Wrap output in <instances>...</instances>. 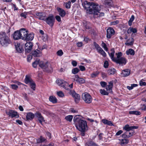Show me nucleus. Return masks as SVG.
Returning <instances> with one entry per match:
<instances>
[{
	"label": "nucleus",
	"mask_w": 146,
	"mask_h": 146,
	"mask_svg": "<svg viewBox=\"0 0 146 146\" xmlns=\"http://www.w3.org/2000/svg\"><path fill=\"white\" fill-rule=\"evenodd\" d=\"M13 38L15 40L22 39L24 40L31 41L34 38V35L33 33L29 34L27 30L23 28L19 31H15L13 35Z\"/></svg>",
	"instance_id": "1"
},
{
	"label": "nucleus",
	"mask_w": 146,
	"mask_h": 146,
	"mask_svg": "<svg viewBox=\"0 0 146 146\" xmlns=\"http://www.w3.org/2000/svg\"><path fill=\"white\" fill-rule=\"evenodd\" d=\"M73 120L77 128L81 132V135L84 136L85 132L87 131L88 129L86 121L82 119L79 115H76L74 116Z\"/></svg>",
	"instance_id": "2"
},
{
	"label": "nucleus",
	"mask_w": 146,
	"mask_h": 146,
	"mask_svg": "<svg viewBox=\"0 0 146 146\" xmlns=\"http://www.w3.org/2000/svg\"><path fill=\"white\" fill-rule=\"evenodd\" d=\"M84 7L87 10H89V13L90 14H92L93 12L94 11V13L96 14L97 12H96V9L99 10L100 8L99 7V5L98 4H95L93 3L88 2L87 1H85L82 3Z\"/></svg>",
	"instance_id": "3"
},
{
	"label": "nucleus",
	"mask_w": 146,
	"mask_h": 146,
	"mask_svg": "<svg viewBox=\"0 0 146 146\" xmlns=\"http://www.w3.org/2000/svg\"><path fill=\"white\" fill-rule=\"evenodd\" d=\"M0 43L3 46L6 47L11 43L9 36L3 31L0 32Z\"/></svg>",
	"instance_id": "4"
},
{
	"label": "nucleus",
	"mask_w": 146,
	"mask_h": 146,
	"mask_svg": "<svg viewBox=\"0 0 146 146\" xmlns=\"http://www.w3.org/2000/svg\"><path fill=\"white\" fill-rule=\"evenodd\" d=\"M25 82L26 84H29L31 88L33 90H35V84L29 76H26V78L25 79Z\"/></svg>",
	"instance_id": "5"
},
{
	"label": "nucleus",
	"mask_w": 146,
	"mask_h": 146,
	"mask_svg": "<svg viewBox=\"0 0 146 146\" xmlns=\"http://www.w3.org/2000/svg\"><path fill=\"white\" fill-rule=\"evenodd\" d=\"M82 98L86 103H90L92 100L91 96L87 93H85L82 94Z\"/></svg>",
	"instance_id": "6"
},
{
	"label": "nucleus",
	"mask_w": 146,
	"mask_h": 146,
	"mask_svg": "<svg viewBox=\"0 0 146 146\" xmlns=\"http://www.w3.org/2000/svg\"><path fill=\"white\" fill-rule=\"evenodd\" d=\"M44 21H46V23L50 27H52L54 24L55 19L52 15H49L47 18L45 17V20Z\"/></svg>",
	"instance_id": "7"
},
{
	"label": "nucleus",
	"mask_w": 146,
	"mask_h": 146,
	"mask_svg": "<svg viewBox=\"0 0 146 146\" xmlns=\"http://www.w3.org/2000/svg\"><path fill=\"white\" fill-rule=\"evenodd\" d=\"M56 82L58 85L63 87L66 90H68V88H67L68 86V84L66 82L62 80L58 79L56 80Z\"/></svg>",
	"instance_id": "8"
},
{
	"label": "nucleus",
	"mask_w": 146,
	"mask_h": 146,
	"mask_svg": "<svg viewBox=\"0 0 146 146\" xmlns=\"http://www.w3.org/2000/svg\"><path fill=\"white\" fill-rule=\"evenodd\" d=\"M94 44L95 48L96 49L99 53L101 54L104 57H106V53L98 44H97L96 42H94Z\"/></svg>",
	"instance_id": "9"
},
{
	"label": "nucleus",
	"mask_w": 146,
	"mask_h": 146,
	"mask_svg": "<svg viewBox=\"0 0 146 146\" xmlns=\"http://www.w3.org/2000/svg\"><path fill=\"white\" fill-rule=\"evenodd\" d=\"M6 113L11 118L14 117L18 118L19 117L17 112L15 110H10L6 112Z\"/></svg>",
	"instance_id": "10"
},
{
	"label": "nucleus",
	"mask_w": 146,
	"mask_h": 146,
	"mask_svg": "<svg viewBox=\"0 0 146 146\" xmlns=\"http://www.w3.org/2000/svg\"><path fill=\"white\" fill-rule=\"evenodd\" d=\"M126 59L125 58L123 57H121L118 59L115 58L113 61L116 63L119 64V65L122 66L126 64Z\"/></svg>",
	"instance_id": "11"
},
{
	"label": "nucleus",
	"mask_w": 146,
	"mask_h": 146,
	"mask_svg": "<svg viewBox=\"0 0 146 146\" xmlns=\"http://www.w3.org/2000/svg\"><path fill=\"white\" fill-rule=\"evenodd\" d=\"M48 62H39V66L42 69H44L46 71L49 72L48 66Z\"/></svg>",
	"instance_id": "12"
},
{
	"label": "nucleus",
	"mask_w": 146,
	"mask_h": 146,
	"mask_svg": "<svg viewBox=\"0 0 146 146\" xmlns=\"http://www.w3.org/2000/svg\"><path fill=\"white\" fill-rule=\"evenodd\" d=\"M115 31L114 29L111 27L108 28L107 30V37L108 38H110L114 35Z\"/></svg>",
	"instance_id": "13"
},
{
	"label": "nucleus",
	"mask_w": 146,
	"mask_h": 146,
	"mask_svg": "<svg viewBox=\"0 0 146 146\" xmlns=\"http://www.w3.org/2000/svg\"><path fill=\"white\" fill-rule=\"evenodd\" d=\"M33 46L32 42H27L25 45V49L26 52H30L32 50Z\"/></svg>",
	"instance_id": "14"
},
{
	"label": "nucleus",
	"mask_w": 146,
	"mask_h": 146,
	"mask_svg": "<svg viewBox=\"0 0 146 146\" xmlns=\"http://www.w3.org/2000/svg\"><path fill=\"white\" fill-rule=\"evenodd\" d=\"M35 115L37 118L40 123L42 124V122L44 121L45 120L41 113L38 112H36L35 114Z\"/></svg>",
	"instance_id": "15"
},
{
	"label": "nucleus",
	"mask_w": 146,
	"mask_h": 146,
	"mask_svg": "<svg viewBox=\"0 0 146 146\" xmlns=\"http://www.w3.org/2000/svg\"><path fill=\"white\" fill-rule=\"evenodd\" d=\"M72 97L74 98L75 102L76 103H78L80 100V97L79 95L76 93L74 91L73 92L72 94Z\"/></svg>",
	"instance_id": "16"
},
{
	"label": "nucleus",
	"mask_w": 146,
	"mask_h": 146,
	"mask_svg": "<svg viewBox=\"0 0 146 146\" xmlns=\"http://www.w3.org/2000/svg\"><path fill=\"white\" fill-rule=\"evenodd\" d=\"M113 86V82L112 81L109 82L108 84L106 87V89L108 92L111 93L112 92V88Z\"/></svg>",
	"instance_id": "17"
},
{
	"label": "nucleus",
	"mask_w": 146,
	"mask_h": 146,
	"mask_svg": "<svg viewBox=\"0 0 146 146\" xmlns=\"http://www.w3.org/2000/svg\"><path fill=\"white\" fill-rule=\"evenodd\" d=\"M133 134V133L132 132H130V131H126L122 135V136L123 138H127L132 135Z\"/></svg>",
	"instance_id": "18"
},
{
	"label": "nucleus",
	"mask_w": 146,
	"mask_h": 146,
	"mask_svg": "<svg viewBox=\"0 0 146 146\" xmlns=\"http://www.w3.org/2000/svg\"><path fill=\"white\" fill-rule=\"evenodd\" d=\"M99 8H100V9H99V10H98V9H96V12H97L96 13V14H95L94 13V11H93V14L95 16H96V17H101L104 16V13L101 12L100 13V11L101 10V7L99 5Z\"/></svg>",
	"instance_id": "19"
},
{
	"label": "nucleus",
	"mask_w": 146,
	"mask_h": 146,
	"mask_svg": "<svg viewBox=\"0 0 146 146\" xmlns=\"http://www.w3.org/2000/svg\"><path fill=\"white\" fill-rule=\"evenodd\" d=\"M74 79V80L80 84H83L85 82V80L84 79L79 78V76L77 75L75 76Z\"/></svg>",
	"instance_id": "20"
},
{
	"label": "nucleus",
	"mask_w": 146,
	"mask_h": 146,
	"mask_svg": "<svg viewBox=\"0 0 146 146\" xmlns=\"http://www.w3.org/2000/svg\"><path fill=\"white\" fill-rule=\"evenodd\" d=\"M138 128L137 126H129L128 125H126L123 127V129L126 131H130V130L133 129H137Z\"/></svg>",
	"instance_id": "21"
},
{
	"label": "nucleus",
	"mask_w": 146,
	"mask_h": 146,
	"mask_svg": "<svg viewBox=\"0 0 146 146\" xmlns=\"http://www.w3.org/2000/svg\"><path fill=\"white\" fill-rule=\"evenodd\" d=\"M36 16L40 17L38 19H39L42 20H45V15L42 12H38L36 13Z\"/></svg>",
	"instance_id": "22"
},
{
	"label": "nucleus",
	"mask_w": 146,
	"mask_h": 146,
	"mask_svg": "<svg viewBox=\"0 0 146 146\" xmlns=\"http://www.w3.org/2000/svg\"><path fill=\"white\" fill-rule=\"evenodd\" d=\"M130 70L129 69H126L122 70L121 74L124 77H126L130 75Z\"/></svg>",
	"instance_id": "23"
},
{
	"label": "nucleus",
	"mask_w": 146,
	"mask_h": 146,
	"mask_svg": "<svg viewBox=\"0 0 146 146\" xmlns=\"http://www.w3.org/2000/svg\"><path fill=\"white\" fill-rule=\"evenodd\" d=\"M57 10L59 13V15L62 17H63L66 14V13L63 9L57 7Z\"/></svg>",
	"instance_id": "24"
},
{
	"label": "nucleus",
	"mask_w": 146,
	"mask_h": 146,
	"mask_svg": "<svg viewBox=\"0 0 146 146\" xmlns=\"http://www.w3.org/2000/svg\"><path fill=\"white\" fill-rule=\"evenodd\" d=\"M34 117V115L31 112H29L27 113L26 117L27 120H32Z\"/></svg>",
	"instance_id": "25"
},
{
	"label": "nucleus",
	"mask_w": 146,
	"mask_h": 146,
	"mask_svg": "<svg viewBox=\"0 0 146 146\" xmlns=\"http://www.w3.org/2000/svg\"><path fill=\"white\" fill-rule=\"evenodd\" d=\"M133 42L134 40L133 38H129L126 41L125 44L126 45L131 46L133 45Z\"/></svg>",
	"instance_id": "26"
},
{
	"label": "nucleus",
	"mask_w": 146,
	"mask_h": 146,
	"mask_svg": "<svg viewBox=\"0 0 146 146\" xmlns=\"http://www.w3.org/2000/svg\"><path fill=\"white\" fill-rule=\"evenodd\" d=\"M111 52L110 53H109L110 57L112 61H113L115 58L114 57V53H115V50L114 48H112L111 49Z\"/></svg>",
	"instance_id": "27"
},
{
	"label": "nucleus",
	"mask_w": 146,
	"mask_h": 146,
	"mask_svg": "<svg viewBox=\"0 0 146 146\" xmlns=\"http://www.w3.org/2000/svg\"><path fill=\"white\" fill-rule=\"evenodd\" d=\"M33 55L35 57H39L41 55L40 50H35L33 53Z\"/></svg>",
	"instance_id": "28"
},
{
	"label": "nucleus",
	"mask_w": 146,
	"mask_h": 146,
	"mask_svg": "<svg viewBox=\"0 0 146 146\" xmlns=\"http://www.w3.org/2000/svg\"><path fill=\"white\" fill-rule=\"evenodd\" d=\"M126 53L127 55H134L135 52L134 50L132 49H129L126 52Z\"/></svg>",
	"instance_id": "29"
},
{
	"label": "nucleus",
	"mask_w": 146,
	"mask_h": 146,
	"mask_svg": "<svg viewBox=\"0 0 146 146\" xmlns=\"http://www.w3.org/2000/svg\"><path fill=\"white\" fill-rule=\"evenodd\" d=\"M102 122L104 124H106L108 125L112 126L113 125V124L110 121H109L108 120L106 119H103L102 121Z\"/></svg>",
	"instance_id": "30"
},
{
	"label": "nucleus",
	"mask_w": 146,
	"mask_h": 146,
	"mask_svg": "<svg viewBox=\"0 0 146 146\" xmlns=\"http://www.w3.org/2000/svg\"><path fill=\"white\" fill-rule=\"evenodd\" d=\"M49 100L53 104H56L57 102V99L54 96H50L49 98Z\"/></svg>",
	"instance_id": "31"
},
{
	"label": "nucleus",
	"mask_w": 146,
	"mask_h": 146,
	"mask_svg": "<svg viewBox=\"0 0 146 146\" xmlns=\"http://www.w3.org/2000/svg\"><path fill=\"white\" fill-rule=\"evenodd\" d=\"M116 70L113 68L109 69L108 70V73L110 75L114 74Z\"/></svg>",
	"instance_id": "32"
},
{
	"label": "nucleus",
	"mask_w": 146,
	"mask_h": 146,
	"mask_svg": "<svg viewBox=\"0 0 146 146\" xmlns=\"http://www.w3.org/2000/svg\"><path fill=\"white\" fill-rule=\"evenodd\" d=\"M86 146H98V145L92 141H88L86 144Z\"/></svg>",
	"instance_id": "33"
},
{
	"label": "nucleus",
	"mask_w": 146,
	"mask_h": 146,
	"mask_svg": "<svg viewBox=\"0 0 146 146\" xmlns=\"http://www.w3.org/2000/svg\"><path fill=\"white\" fill-rule=\"evenodd\" d=\"M129 140L127 139H122L121 141L120 144L121 145H126L128 143Z\"/></svg>",
	"instance_id": "34"
},
{
	"label": "nucleus",
	"mask_w": 146,
	"mask_h": 146,
	"mask_svg": "<svg viewBox=\"0 0 146 146\" xmlns=\"http://www.w3.org/2000/svg\"><path fill=\"white\" fill-rule=\"evenodd\" d=\"M129 113L130 114H135L137 115H140V112L137 111H132L129 112Z\"/></svg>",
	"instance_id": "35"
},
{
	"label": "nucleus",
	"mask_w": 146,
	"mask_h": 146,
	"mask_svg": "<svg viewBox=\"0 0 146 146\" xmlns=\"http://www.w3.org/2000/svg\"><path fill=\"white\" fill-rule=\"evenodd\" d=\"M112 3V1L111 0H104V3L105 5L110 6Z\"/></svg>",
	"instance_id": "36"
},
{
	"label": "nucleus",
	"mask_w": 146,
	"mask_h": 146,
	"mask_svg": "<svg viewBox=\"0 0 146 146\" xmlns=\"http://www.w3.org/2000/svg\"><path fill=\"white\" fill-rule=\"evenodd\" d=\"M39 60L38 59H37L35 62L33 63V66L34 68H35L36 67L37 64H39Z\"/></svg>",
	"instance_id": "37"
},
{
	"label": "nucleus",
	"mask_w": 146,
	"mask_h": 146,
	"mask_svg": "<svg viewBox=\"0 0 146 146\" xmlns=\"http://www.w3.org/2000/svg\"><path fill=\"white\" fill-rule=\"evenodd\" d=\"M100 93L103 95H108L109 92H106L104 89H100Z\"/></svg>",
	"instance_id": "38"
},
{
	"label": "nucleus",
	"mask_w": 146,
	"mask_h": 146,
	"mask_svg": "<svg viewBox=\"0 0 146 146\" xmlns=\"http://www.w3.org/2000/svg\"><path fill=\"white\" fill-rule=\"evenodd\" d=\"M65 119L68 121H69L70 122L72 121L73 118V116L72 115H68L65 117Z\"/></svg>",
	"instance_id": "39"
},
{
	"label": "nucleus",
	"mask_w": 146,
	"mask_h": 146,
	"mask_svg": "<svg viewBox=\"0 0 146 146\" xmlns=\"http://www.w3.org/2000/svg\"><path fill=\"white\" fill-rule=\"evenodd\" d=\"M99 72L98 71L94 72L91 74V76L92 78H94L97 76L99 74Z\"/></svg>",
	"instance_id": "40"
},
{
	"label": "nucleus",
	"mask_w": 146,
	"mask_h": 146,
	"mask_svg": "<svg viewBox=\"0 0 146 146\" xmlns=\"http://www.w3.org/2000/svg\"><path fill=\"white\" fill-rule=\"evenodd\" d=\"M135 19L134 16L133 15L131 16V18L128 21V24L129 26L131 25L132 23Z\"/></svg>",
	"instance_id": "41"
},
{
	"label": "nucleus",
	"mask_w": 146,
	"mask_h": 146,
	"mask_svg": "<svg viewBox=\"0 0 146 146\" xmlns=\"http://www.w3.org/2000/svg\"><path fill=\"white\" fill-rule=\"evenodd\" d=\"M84 26L86 29H90V27L89 26V24H88L87 22H85L83 23Z\"/></svg>",
	"instance_id": "42"
},
{
	"label": "nucleus",
	"mask_w": 146,
	"mask_h": 146,
	"mask_svg": "<svg viewBox=\"0 0 146 146\" xmlns=\"http://www.w3.org/2000/svg\"><path fill=\"white\" fill-rule=\"evenodd\" d=\"M79 71V69L77 68H76L72 70V72L73 74H76L78 73Z\"/></svg>",
	"instance_id": "43"
},
{
	"label": "nucleus",
	"mask_w": 146,
	"mask_h": 146,
	"mask_svg": "<svg viewBox=\"0 0 146 146\" xmlns=\"http://www.w3.org/2000/svg\"><path fill=\"white\" fill-rule=\"evenodd\" d=\"M27 12H25L22 13L20 15L21 17H23L25 19H26L27 18Z\"/></svg>",
	"instance_id": "44"
},
{
	"label": "nucleus",
	"mask_w": 146,
	"mask_h": 146,
	"mask_svg": "<svg viewBox=\"0 0 146 146\" xmlns=\"http://www.w3.org/2000/svg\"><path fill=\"white\" fill-rule=\"evenodd\" d=\"M57 94L59 97H63L64 96V95L63 93L61 91L57 92Z\"/></svg>",
	"instance_id": "45"
},
{
	"label": "nucleus",
	"mask_w": 146,
	"mask_h": 146,
	"mask_svg": "<svg viewBox=\"0 0 146 146\" xmlns=\"http://www.w3.org/2000/svg\"><path fill=\"white\" fill-rule=\"evenodd\" d=\"M115 55L117 56V58H115L118 59L120 58L121 56L122 55V53L121 52H119L118 53H116Z\"/></svg>",
	"instance_id": "46"
},
{
	"label": "nucleus",
	"mask_w": 146,
	"mask_h": 146,
	"mask_svg": "<svg viewBox=\"0 0 146 146\" xmlns=\"http://www.w3.org/2000/svg\"><path fill=\"white\" fill-rule=\"evenodd\" d=\"M101 45L102 46V47L103 48H104L105 50L106 51H107L108 50V48L107 47L106 44L105 43H104L103 42H102L101 44Z\"/></svg>",
	"instance_id": "47"
},
{
	"label": "nucleus",
	"mask_w": 146,
	"mask_h": 146,
	"mask_svg": "<svg viewBox=\"0 0 146 146\" xmlns=\"http://www.w3.org/2000/svg\"><path fill=\"white\" fill-rule=\"evenodd\" d=\"M11 88L15 90H17L18 88V86L16 85L13 84L10 85Z\"/></svg>",
	"instance_id": "48"
},
{
	"label": "nucleus",
	"mask_w": 146,
	"mask_h": 146,
	"mask_svg": "<svg viewBox=\"0 0 146 146\" xmlns=\"http://www.w3.org/2000/svg\"><path fill=\"white\" fill-rule=\"evenodd\" d=\"M63 52L61 50H59L57 52V54L59 56H61L63 55Z\"/></svg>",
	"instance_id": "49"
},
{
	"label": "nucleus",
	"mask_w": 146,
	"mask_h": 146,
	"mask_svg": "<svg viewBox=\"0 0 146 146\" xmlns=\"http://www.w3.org/2000/svg\"><path fill=\"white\" fill-rule=\"evenodd\" d=\"M71 6V2L69 1L68 3H67L65 5V7L67 9H69L70 7Z\"/></svg>",
	"instance_id": "50"
},
{
	"label": "nucleus",
	"mask_w": 146,
	"mask_h": 146,
	"mask_svg": "<svg viewBox=\"0 0 146 146\" xmlns=\"http://www.w3.org/2000/svg\"><path fill=\"white\" fill-rule=\"evenodd\" d=\"M108 62L107 61H105L104 63V67L105 68H107L108 67Z\"/></svg>",
	"instance_id": "51"
},
{
	"label": "nucleus",
	"mask_w": 146,
	"mask_h": 146,
	"mask_svg": "<svg viewBox=\"0 0 146 146\" xmlns=\"http://www.w3.org/2000/svg\"><path fill=\"white\" fill-rule=\"evenodd\" d=\"M143 80L142 79V80H141L139 82L140 85L141 86H145L146 85V83L145 82H143L142 81Z\"/></svg>",
	"instance_id": "52"
},
{
	"label": "nucleus",
	"mask_w": 146,
	"mask_h": 146,
	"mask_svg": "<svg viewBox=\"0 0 146 146\" xmlns=\"http://www.w3.org/2000/svg\"><path fill=\"white\" fill-rule=\"evenodd\" d=\"M70 111L74 113H78V111L77 110H76L73 108H71L70 110Z\"/></svg>",
	"instance_id": "53"
},
{
	"label": "nucleus",
	"mask_w": 146,
	"mask_h": 146,
	"mask_svg": "<svg viewBox=\"0 0 146 146\" xmlns=\"http://www.w3.org/2000/svg\"><path fill=\"white\" fill-rule=\"evenodd\" d=\"M56 19L59 22L61 21V18L59 16L57 15L55 17Z\"/></svg>",
	"instance_id": "54"
},
{
	"label": "nucleus",
	"mask_w": 146,
	"mask_h": 146,
	"mask_svg": "<svg viewBox=\"0 0 146 146\" xmlns=\"http://www.w3.org/2000/svg\"><path fill=\"white\" fill-rule=\"evenodd\" d=\"M119 23V21L118 20H116L115 21H114L111 23V25H116L117 24H118Z\"/></svg>",
	"instance_id": "55"
},
{
	"label": "nucleus",
	"mask_w": 146,
	"mask_h": 146,
	"mask_svg": "<svg viewBox=\"0 0 146 146\" xmlns=\"http://www.w3.org/2000/svg\"><path fill=\"white\" fill-rule=\"evenodd\" d=\"M16 49L17 51L19 53H21L22 52V49H21L19 46L16 47Z\"/></svg>",
	"instance_id": "56"
},
{
	"label": "nucleus",
	"mask_w": 146,
	"mask_h": 146,
	"mask_svg": "<svg viewBox=\"0 0 146 146\" xmlns=\"http://www.w3.org/2000/svg\"><path fill=\"white\" fill-rule=\"evenodd\" d=\"M79 68L80 70L82 71H83L85 70V67L83 66H80Z\"/></svg>",
	"instance_id": "57"
},
{
	"label": "nucleus",
	"mask_w": 146,
	"mask_h": 146,
	"mask_svg": "<svg viewBox=\"0 0 146 146\" xmlns=\"http://www.w3.org/2000/svg\"><path fill=\"white\" fill-rule=\"evenodd\" d=\"M72 65L74 66H76V65H77V62L76 61H75V60H73L72 61Z\"/></svg>",
	"instance_id": "58"
},
{
	"label": "nucleus",
	"mask_w": 146,
	"mask_h": 146,
	"mask_svg": "<svg viewBox=\"0 0 146 146\" xmlns=\"http://www.w3.org/2000/svg\"><path fill=\"white\" fill-rule=\"evenodd\" d=\"M100 84L101 86L103 87H104L106 85V82H100Z\"/></svg>",
	"instance_id": "59"
},
{
	"label": "nucleus",
	"mask_w": 146,
	"mask_h": 146,
	"mask_svg": "<svg viewBox=\"0 0 146 146\" xmlns=\"http://www.w3.org/2000/svg\"><path fill=\"white\" fill-rule=\"evenodd\" d=\"M123 132V131L122 130H120L118 131L116 134V135H119L122 133Z\"/></svg>",
	"instance_id": "60"
},
{
	"label": "nucleus",
	"mask_w": 146,
	"mask_h": 146,
	"mask_svg": "<svg viewBox=\"0 0 146 146\" xmlns=\"http://www.w3.org/2000/svg\"><path fill=\"white\" fill-rule=\"evenodd\" d=\"M131 29L132 30V32L133 33H135L137 32V30L136 29L131 28Z\"/></svg>",
	"instance_id": "61"
},
{
	"label": "nucleus",
	"mask_w": 146,
	"mask_h": 146,
	"mask_svg": "<svg viewBox=\"0 0 146 146\" xmlns=\"http://www.w3.org/2000/svg\"><path fill=\"white\" fill-rule=\"evenodd\" d=\"M40 139L42 142L46 140V139L45 138L43 137L42 136H40Z\"/></svg>",
	"instance_id": "62"
},
{
	"label": "nucleus",
	"mask_w": 146,
	"mask_h": 146,
	"mask_svg": "<svg viewBox=\"0 0 146 146\" xmlns=\"http://www.w3.org/2000/svg\"><path fill=\"white\" fill-rule=\"evenodd\" d=\"M77 46L79 47H81L82 46V42H78L77 44Z\"/></svg>",
	"instance_id": "63"
},
{
	"label": "nucleus",
	"mask_w": 146,
	"mask_h": 146,
	"mask_svg": "<svg viewBox=\"0 0 146 146\" xmlns=\"http://www.w3.org/2000/svg\"><path fill=\"white\" fill-rule=\"evenodd\" d=\"M16 122L19 125H22L23 124L21 120H16Z\"/></svg>",
	"instance_id": "64"
}]
</instances>
